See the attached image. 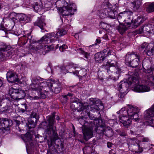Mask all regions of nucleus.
<instances>
[{"label": "nucleus", "instance_id": "nucleus-1", "mask_svg": "<svg viewBox=\"0 0 154 154\" xmlns=\"http://www.w3.org/2000/svg\"><path fill=\"white\" fill-rule=\"evenodd\" d=\"M90 122L84 123V125L86 127L85 129H82L84 138L86 141H87L92 137L93 130L94 128L96 132L100 135H103L104 133V127L105 123L104 120L102 119H97Z\"/></svg>", "mask_w": 154, "mask_h": 154}, {"label": "nucleus", "instance_id": "nucleus-2", "mask_svg": "<svg viewBox=\"0 0 154 154\" xmlns=\"http://www.w3.org/2000/svg\"><path fill=\"white\" fill-rule=\"evenodd\" d=\"M139 75L138 73L135 72L131 76L127 82H121L119 84L118 90L122 94L127 92L130 85L134 84L135 85L139 83Z\"/></svg>", "mask_w": 154, "mask_h": 154}, {"label": "nucleus", "instance_id": "nucleus-3", "mask_svg": "<svg viewBox=\"0 0 154 154\" xmlns=\"http://www.w3.org/2000/svg\"><path fill=\"white\" fill-rule=\"evenodd\" d=\"M55 113H53L52 115L48 117L47 121L48 124L46 126L45 131L50 137H52L51 139V142H53L59 138L57 132L56 127L54 126V123Z\"/></svg>", "mask_w": 154, "mask_h": 154}, {"label": "nucleus", "instance_id": "nucleus-4", "mask_svg": "<svg viewBox=\"0 0 154 154\" xmlns=\"http://www.w3.org/2000/svg\"><path fill=\"white\" fill-rule=\"evenodd\" d=\"M107 62L106 64L102 66V68L106 70L108 74L113 73L112 76L113 77L114 79H117L121 72L120 68L117 65V63L114 61V63Z\"/></svg>", "mask_w": 154, "mask_h": 154}, {"label": "nucleus", "instance_id": "nucleus-5", "mask_svg": "<svg viewBox=\"0 0 154 154\" xmlns=\"http://www.w3.org/2000/svg\"><path fill=\"white\" fill-rule=\"evenodd\" d=\"M139 55L134 52L128 54L126 56L125 63L132 68H136L139 65Z\"/></svg>", "mask_w": 154, "mask_h": 154}, {"label": "nucleus", "instance_id": "nucleus-6", "mask_svg": "<svg viewBox=\"0 0 154 154\" xmlns=\"http://www.w3.org/2000/svg\"><path fill=\"white\" fill-rule=\"evenodd\" d=\"M39 80L37 79H33L32 80V83L30 86L31 89L34 91L42 98H45L46 97V95L45 93H43L42 87H40V83Z\"/></svg>", "mask_w": 154, "mask_h": 154}, {"label": "nucleus", "instance_id": "nucleus-7", "mask_svg": "<svg viewBox=\"0 0 154 154\" xmlns=\"http://www.w3.org/2000/svg\"><path fill=\"white\" fill-rule=\"evenodd\" d=\"M112 52L111 50L108 48L103 50L100 52H98L95 55V59L98 63H101L107 56L110 55Z\"/></svg>", "mask_w": 154, "mask_h": 154}, {"label": "nucleus", "instance_id": "nucleus-8", "mask_svg": "<svg viewBox=\"0 0 154 154\" xmlns=\"http://www.w3.org/2000/svg\"><path fill=\"white\" fill-rule=\"evenodd\" d=\"M82 103L78 98L73 97L71 99L70 106L72 109L77 110L78 111H81L84 109Z\"/></svg>", "mask_w": 154, "mask_h": 154}, {"label": "nucleus", "instance_id": "nucleus-9", "mask_svg": "<svg viewBox=\"0 0 154 154\" xmlns=\"http://www.w3.org/2000/svg\"><path fill=\"white\" fill-rule=\"evenodd\" d=\"M127 109V114L128 115L129 117L134 121H138L139 118L138 114L136 112V109L130 105L128 106Z\"/></svg>", "mask_w": 154, "mask_h": 154}, {"label": "nucleus", "instance_id": "nucleus-10", "mask_svg": "<svg viewBox=\"0 0 154 154\" xmlns=\"http://www.w3.org/2000/svg\"><path fill=\"white\" fill-rule=\"evenodd\" d=\"M6 75L7 80L9 83H14L16 82H18L20 81L18 74L14 71H8Z\"/></svg>", "mask_w": 154, "mask_h": 154}, {"label": "nucleus", "instance_id": "nucleus-11", "mask_svg": "<svg viewBox=\"0 0 154 154\" xmlns=\"http://www.w3.org/2000/svg\"><path fill=\"white\" fill-rule=\"evenodd\" d=\"M13 122L10 119L7 118L0 119V129H4L5 130H9L12 125Z\"/></svg>", "mask_w": 154, "mask_h": 154}, {"label": "nucleus", "instance_id": "nucleus-12", "mask_svg": "<svg viewBox=\"0 0 154 154\" xmlns=\"http://www.w3.org/2000/svg\"><path fill=\"white\" fill-rule=\"evenodd\" d=\"M150 64V61L149 59L143 60L142 62V66L144 69V71L146 73H151L154 71V65L149 67Z\"/></svg>", "mask_w": 154, "mask_h": 154}, {"label": "nucleus", "instance_id": "nucleus-13", "mask_svg": "<svg viewBox=\"0 0 154 154\" xmlns=\"http://www.w3.org/2000/svg\"><path fill=\"white\" fill-rule=\"evenodd\" d=\"M26 95L24 91L14 89L11 94L12 98L15 100H20L23 98Z\"/></svg>", "mask_w": 154, "mask_h": 154}, {"label": "nucleus", "instance_id": "nucleus-14", "mask_svg": "<svg viewBox=\"0 0 154 154\" xmlns=\"http://www.w3.org/2000/svg\"><path fill=\"white\" fill-rule=\"evenodd\" d=\"M144 119V125L154 127V116L145 113Z\"/></svg>", "mask_w": 154, "mask_h": 154}, {"label": "nucleus", "instance_id": "nucleus-15", "mask_svg": "<svg viewBox=\"0 0 154 154\" xmlns=\"http://www.w3.org/2000/svg\"><path fill=\"white\" fill-rule=\"evenodd\" d=\"M71 5H68L66 6H64L63 8H58L59 11L62 13L63 16H69V15H72L74 14L72 12V9Z\"/></svg>", "mask_w": 154, "mask_h": 154}, {"label": "nucleus", "instance_id": "nucleus-16", "mask_svg": "<svg viewBox=\"0 0 154 154\" xmlns=\"http://www.w3.org/2000/svg\"><path fill=\"white\" fill-rule=\"evenodd\" d=\"M66 33V31L63 29H61L60 32H57L56 34L53 33H47L43 36L41 38H58L60 36L63 35Z\"/></svg>", "mask_w": 154, "mask_h": 154}, {"label": "nucleus", "instance_id": "nucleus-17", "mask_svg": "<svg viewBox=\"0 0 154 154\" xmlns=\"http://www.w3.org/2000/svg\"><path fill=\"white\" fill-rule=\"evenodd\" d=\"M144 30L149 33H154V25L152 24L146 25L137 31V34L141 33Z\"/></svg>", "mask_w": 154, "mask_h": 154}, {"label": "nucleus", "instance_id": "nucleus-18", "mask_svg": "<svg viewBox=\"0 0 154 154\" xmlns=\"http://www.w3.org/2000/svg\"><path fill=\"white\" fill-rule=\"evenodd\" d=\"M144 30L149 33H154V25L152 24L146 25L137 31V34L141 33Z\"/></svg>", "mask_w": 154, "mask_h": 154}, {"label": "nucleus", "instance_id": "nucleus-19", "mask_svg": "<svg viewBox=\"0 0 154 154\" xmlns=\"http://www.w3.org/2000/svg\"><path fill=\"white\" fill-rule=\"evenodd\" d=\"M133 13L129 11H125L121 12L118 15L117 19L119 22L122 23V22L125 21V17L131 15Z\"/></svg>", "mask_w": 154, "mask_h": 154}, {"label": "nucleus", "instance_id": "nucleus-20", "mask_svg": "<svg viewBox=\"0 0 154 154\" xmlns=\"http://www.w3.org/2000/svg\"><path fill=\"white\" fill-rule=\"evenodd\" d=\"M53 83L50 82H43L40 83V87H42V91H44L46 95H48L47 93L48 90H51V88L53 87Z\"/></svg>", "mask_w": 154, "mask_h": 154}, {"label": "nucleus", "instance_id": "nucleus-21", "mask_svg": "<svg viewBox=\"0 0 154 154\" xmlns=\"http://www.w3.org/2000/svg\"><path fill=\"white\" fill-rule=\"evenodd\" d=\"M134 89V91L139 92H147L150 91V88L148 86L140 85H135Z\"/></svg>", "mask_w": 154, "mask_h": 154}, {"label": "nucleus", "instance_id": "nucleus-22", "mask_svg": "<svg viewBox=\"0 0 154 154\" xmlns=\"http://www.w3.org/2000/svg\"><path fill=\"white\" fill-rule=\"evenodd\" d=\"M102 10L100 16L101 18H104L108 17V12L110 10L106 4H104L102 5Z\"/></svg>", "mask_w": 154, "mask_h": 154}, {"label": "nucleus", "instance_id": "nucleus-23", "mask_svg": "<svg viewBox=\"0 0 154 154\" xmlns=\"http://www.w3.org/2000/svg\"><path fill=\"white\" fill-rule=\"evenodd\" d=\"M34 25L38 26L42 30L44 29L45 23L42 16L38 17L36 22L34 23Z\"/></svg>", "mask_w": 154, "mask_h": 154}, {"label": "nucleus", "instance_id": "nucleus-24", "mask_svg": "<svg viewBox=\"0 0 154 154\" xmlns=\"http://www.w3.org/2000/svg\"><path fill=\"white\" fill-rule=\"evenodd\" d=\"M73 74L75 75H78L81 77L87 75L86 70L85 69L83 68L79 69V70H76L75 71H72Z\"/></svg>", "mask_w": 154, "mask_h": 154}, {"label": "nucleus", "instance_id": "nucleus-25", "mask_svg": "<svg viewBox=\"0 0 154 154\" xmlns=\"http://www.w3.org/2000/svg\"><path fill=\"white\" fill-rule=\"evenodd\" d=\"M88 116L89 117V118L91 120V121H93V120H96L97 119H96L95 118V117L92 115H91L90 114V113H88ZM79 122H80V124L81 125H82L84 126V128L83 129H85V128L86 127L84 125V124L86 123V122H88V123H90V122H85L84 120L82 119V118H80L79 119Z\"/></svg>", "mask_w": 154, "mask_h": 154}, {"label": "nucleus", "instance_id": "nucleus-26", "mask_svg": "<svg viewBox=\"0 0 154 154\" xmlns=\"http://www.w3.org/2000/svg\"><path fill=\"white\" fill-rule=\"evenodd\" d=\"M92 146H86L83 149L84 154H91L94 152Z\"/></svg>", "mask_w": 154, "mask_h": 154}, {"label": "nucleus", "instance_id": "nucleus-27", "mask_svg": "<svg viewBox=\"0 0 154 154\" xmlns=\"http://www.w3.org/2000/svg\"><path fill=\"white\" fill-rule=\"evenodd\" d=\"M133 5V10L134 11H137L139 8L141 3V0H135L131 2Z\"/></svg>", "mask_w": 154, "mask_h": 154}, {"label": "nucleus", "instance_id": "nucleus-28", "mask_svg": "<svg viewBox=\"0 0 154 154\" xmlns=\"http://www.w3.org/2000/svg\"><path fill=\"white\" fill-rule=\"evenodd\" d=\"M34 132L33 130H32L31 131L29 130L26 134L24 135V140H31L34 134Z\"/></svg>", "mask_w": 154, "mask_h": 154}, {"label": "nucleus", "instance_id": "nucleus-29", "mask_svg": "<svg viewBox=\"0 0 154 154\" xmlns=\"http://www.w3.org/2000/svg\"><path fill=\"white\" fill-rule=\"evenodd\" d=\"M108 17L112 19H115L117 17L118 13L116 10L114 11V10H110V9L108 12Z\"/></svg>", "mask_w": 154, "mask_h": 154}, {"label": "nucleus", "instance_id": "nucleus-30", "mask_svg": "<svg viewBox=\"0 0 154 154\" xmlns=\"http://www.w3.org/2000/svg\"><path fill=\"white\" fill-rule=\"evenodd\" d=\"M17 14L14 12L9 14L8 16L9 19L12 20L13 22L17 20Z\"/></svg>", "mask_w": 154, "mask_h": 154}, {"label": "nucleus", "instance_id": "nucleus-31", "mask_svg": "<svg viewBox=\"0 0 154 154\" xmlns=\"http://www.w3.org/2000/svg\"><path fill=\"white\" fill-rule=\"evenodd\" d=\"M144 21V20L142 17L141 16L138 17L135 21L134 23V26L137 27L140 24L143 23Z\"/></svg>", "mask_w": 154, "mask_h": 154}, {"label": "nucleus", "instance_id": "nucleus-32", "mask_svg": "<svg viewBox=\"0 0 154 154\" xmlns=\"http://www.w3.org/2000/svg\"><path fill=\"white\" fill-rule=\"evenodd\" d=\"M127 29L125 25L120 24L117 27V30L121 33H123Z\"/></svg>", "mask_w": 154, "mask_h": 154}, {"label": "nucleus", "instance_id": "nucleus-33", "mask_svg": "<svg viewBox=\"0 0 154 154\" xmlns=\"http://www.w3.org/2000/svg\"><path fill=\"white\" fill-rule=\"evenodd\" d=\"M146 11L148 13L154 11V2H152L149 4L146 8Z\"/></svg>", "mask_w": 154, "mask_h": 154}, {"label": "nucleus", "instance_id": "nucleus-34", "mask_svg": "<svg viewBox=\"0 0 154 154\" xmlns=\"http://www.w3.org/2000/svg\"><path fill=\"white\" fill-rule=\"evenodd\" d=\"M145 113L154 116V104L150 108L146 110Z\"/></svg>", "mask_w": 154, "mask_h": 154}, {"label": "nucleus", "instance_id": "nucleus-35", "mask_svg": "<svg viewBox=\"0 0 154 154\" xmlns=\"http://www.w3.org/2000/svg\"><path fill=\"white\" fill-rule=\"evenodd\" d=\"M119 118L120 122H123L124 123L125 122V121L131 120V119L129 117H127L126 115L124 116H120Z\"/></svg>", "mask_w": 154, "mask_h": 154}, {"label": "nucleus", "instance_id": "nucleus-36", "mask_svg": "<svg viewBox=\"0 0 154 154\" xmlns=\"http://www.w3.org/2000/svg\"><path fill=\"white\" fill-rule=\"evenodd\" d=\"M27 109V106L26 104H22L19 107V111L22 112H24L26 111Z\"/></svg>", "mask_w": 154, "mask_h": 154}, {"label": "nucleus", "instance_id": "nucleus-37", "mask_svg": "<svg viewBox=\"0 0 154 154\" xmlns=\"http://www.w3.org/2000/svg\"><path fill=\"white\" fill-rule=\"evenodd\" d=\"M11 48V47L9 45H7L6 44L4 45L1 48V51H9Z\"/></svg>", "mask_w": 154, "mask_h": 154}, {"label": "nucleus", "instance_id": "nucleus-38", "mask_svg": "<svg viewBox=\"0 0 154 154\" xmlns=\"http://www.w3.org/2000/svg\"><path fill=\"white\" fill-rule=\"evenodd\" d=\"M112 130L111 129L104 130L105 135L108 137H110L113 135Z\"/></svg>", "mask_w": 154, "mask_h": 154}, {"label": "nucleus", "instance_id": "nucleus-39", "mask_svg": "<svg viewBox=\"0 0 154 154\" xmlns=\"http://www.w3.org/2000/svg\"><path fill=\"white\" fill-rule=\"evenodd\" d=\"M28 127L29 129L31 128H34L35 126V124L33 120L30 119L28 120Z\"/></svg>", "mask_w": 154, "mask_h": 154}, {"label": "nucleus", "instance_id": "nucleus-40", "mask_svg": "<svg viewBox=\"0 0 154 154\" xmlns=\"http://www.w3.org/2000/svg\"><path fill=\"white\" fill-rule=\"evenodd\" d=\"M77 51H78L79 53L84 55L85 57L87 58H88V53L87 52H85V51L82 50V48H77Z\"/></svg>", "mask_w": 154, "mask_h": 154}, {"label": "nucleus", "instance_id": "nucleus-41", "mask_svg": "<svg viewBox=\"0 0 154 154\" xmlns=\"http://www.w3.org/2000/svg\"><path fill=\"white\" fill-rule=\"evenodd\" d=\"M91 110H93L94 111H98L99 107L97 106L94 103H93L91 105Z\"/></svg>", "mask_w": 154, "mask_h": 154}, {"label": "nucleus", "instance_id": "nucleus-42", "mask_svg": "<svg viewBox=\"0 0 154 154\" xmlns=\"http://www.w3.org/2000/svg\"><path fill=\"white\" fill-rule=\"evenodd\" d=\"M146 54L151 56L154 54V47L152 48L150 50H148L146 52Z\"/></svg>", "mask_w": 154, "mask_h": 154}, {"label": "nucleus", "instance_id": "nucleus-43", "mask_svg": "<svg viewBox=\"0 0 154 154\" xmlns=\"http://www.w3.org/2000/svg\"><path fill=\"white\" fill-rule=\"evenodd\" d=\"M127 110H125V108H122L121 109L117 112L118 113L120 114V116H126L127 114Z\"/></svg>", "mask_w": 154, "mask_h": 154}, {"label": "nucleus", "instance_id": "nucleus-44", "mask_svg": "<svg viewBox=\"0 0 154 154\" xmlns=\"http://www.w3.org/2000/svg\"><path fill=\"white\" fill-rule=\"evenodd\" d=\"M14 122L16 125V127L17 129L19 131H20L21 129L19 126L20 124V122L17 119H15L14 120Z\"/></svg>", "mask_w": 154, "mask_h": 154}, {"label": "nucleus", "instance_id": "nucleus-45", "mask_svg": "<svg viewBox=\"0 0 154 154\" xmlns=\"http://www.w3.org/2000/svg\"><path fill=\"white\" fill-rule=\"evenodd\" d=\"M67 99L66 95H62L60 97V101L63 103H66L67 101Z\"/></svg>", "mask_w": 154, "mask_h": 154}, {"label": "nucleus", "instance_id": "nucleus-46", "mask_svg": "<svg viewBox=\"0 0 154 154\" xmlns=\"http://www.w3.org/2000/svg\"><path fill=\"white\" fill-rule=\"evenodd\" d=\"M121 123H122L124 126L126 128H128L131 124V120L125 121V122L124 123L123 122Z\"/></svg>", "mask_w": 154, "mask_h": 154}, {"label": "nucleus", "instance_id": "nucleus-47", "mask_svg": "<svg viewBox=\"0 0 154 154\" xmlns=\"http://www.w3.org/2000/svg\"><path fill=\"white\" fill-rule=\"evenodd\" d=\"M128 143L130 144V145L135 146H136L137 144H138V143H137L136 140L135 139L130 140L129 141Z\"/></svg>", "mask_w": 154, "mask_h": 154}, {"label": "nucleus", "instance_id": "nucleus-48", "mask_svg": "<svg viewBox=\"0 0 154 154\" xmlns=\"http://www.w3.org/2000/svg\"><path fill=\"white\" fill-rule=\"evenodd\" d=\"M118 133L121 136L125 137L126 136V133L125 131L122 130H117Z\"/></svg>", "mask_w": 154, "mask_h": 154}, {"label": "nucleus", "instance_id": "nucleus-49", "mask_svg": "<svg viewBox=\"0 0 154 154\" xmlns=\"http://www.w3.org/2000/svg\"><path fill=\"white\" fill-rule=\"evenodd\" d=\"M6 52L5 53V54L7 57H9L10 55H12L14 54V50L13 49L11 50L10 51H6Z\"/></svg>", "mask_w": 154, "mask_h": 154}, {"label": "nucleus", "instance_id": "nucleus-50", "mask_svg": "<svg viewBox=\"0 0 154 154\" xmlns=\"http://www.w3.org/2000/svg\"><path fill=\"white\" fill-rule=\"evenodd\" d=\"M93 103H94L98 107H99V106L103 105V103L101 101L99 100H96L95 101H93Z\"/></svg>", "mask_w": 154, "mask_h": 154}, {"label": "nucleus", "instance_id": "nucleus-51", "mask_svg": "<svg viewBox=\"0 0 154 154\" xmlns=\"http://www.w3.org/2000/svg\"><path fill=\"white\" fill-rule=\"evenodd\" d=\"M129 16L125 17L126 19L125 20V21L128 22L126 23V24L128 25H130L131 24L132 20V19H131V17H129Z\"/></svg>", "mask_w": 154, "mask_h": 154}, {"label": "nucleus", "instance_id": "nucleus-52", "mask_svg": "<svg viewBox=\"0 0 154 154\" xmlns=\"http://www.w3.org/2000/svg\"><path fill=\"white\" fill-rule=\"evenodd\" d=\"M58 87H61L60 83L57 82L53 83V89L58 88Z\"/></svg>", "mask_w": 154, "mask_h": 154}, {"label": "nucleus", "instance_id": "nucleus-53", "mask_svg": "<svg viewBox=\"0 0 154 154\" xmlns=\"http://www.w3.org/2000/svg\"><path fill=\"white\" fill-rule=\"evenodd\" d=\"M67 48V46L65 45H63L62 46H60L59 48V50L60 51L63 52Z\"/></svg>", "mask_w": 154, "mask_h": 154}, {"label": "nucleus", "instance_id": "nucleus-54", "mask_svg": "<svg viewBox=\"0 0 154 154\" xmlns=\"http://www.w3.org/2000/svg\"><path fill=\"white\" fill-rule=\"evenodd\" d=\"M4 54L2 52H0V62L3 61L4 59Z\"/></svg>", "mask_w": 154, "mask_h": 154}, {"label": "nucleus", "instance_id": "nucleus-55", "mask_svg": "<svg viewBox=\"0 0 154 154\" xmlns=\"http://www.w3.org/2000/svg\"><path fill=\"white\" fill-rule=\"evenodd\" d=\"M61 89V87H58V88L54 89H52V90H54L55 93L57 94L60 92Z\"/></svg>", "mask_w": 154, "mask_h": 154}, {"label": "nucleus", "instance_id": "nucleus-56", "mask_svg": "<svg viewBox=\"0 0 154 154\" xmlns=\"http://www.w3.org/2000/svg\"><path fill=\"white\" fill-rule=\"evenodd\" d=\"M30 115L33 118L37 119L38 117V115L37 114L33 111L31 112Z\"/></svg>", "mask_w": 154, "mask_h": 154}, {"label": "nucleus", "instance_id": "nucleus-57", "mask_svg": "<svg viewBox=\"0 0 154 154\" xmlns=\"http://www.w3.org/2000/svg\"><path fill=\"white\" fill-rule=\"evenodd\" d=\"M9 111L8 108L7 107H4L2 109L1 111L5 113H7Z\"/></svg>", "mask_w": 154, "mask_h": 154}, {"label": "nucleus", "instance_id": "nucleus-58", "mask_svg": "<svg viewBox=\"0 0 154 154\" xmlns=\"http://www.w3.org/2000/svg\"><path fill=\"white\" fill-rule=\"evenodd\" d=\"M40 97H41L40 96H34V97L29 96V98L31 100H35V99H38Z\"/></svg>", "mask_w": 154, "mask_h": 154}, {"label": "nucleus", "instance_id": "nucleus-59", "mask_svg": "<svg viewBox=\"0 0 154 154\" xmlns=\"http://www.w3.org/2000/svg\"><path fill=\"white\" fill-rule=\"evenodd\" d=\"M136 147L138 148V152H142L143 151V148L141 147L140 146V145H139V144H137Z\"/></svg>", "mask_w": 154, "mask_h": 154}, {"label": "nucleus", "instance_id": "nucleus-60", "mask_svg": "<svg viewBox=\"0 0 154 154\" xmlns=\"http://www.w3.org/2000/svg\"><path fill=\"white\" fill-rule=\"evenodd\" d=\"M78 66L76 64H73L72 65H71L70 66V67L73 68L74 69H77V70H79L80 69V68L78 67Z\"/></svg>", "mask_w": 154, "mask_h": 154}, {"label": "nucleus", "instance_id": "nucleus-61", "mask_svg": "<svg viewBox=\"0 0 154 154\" xmlns=\"http://www.w3.org/2000/svg\"><path fill=\"white\" fill-rule=\"evenodd\" d=\"M149 139L148 137H143L142 139V141L143 142H148L149 141Z\"/></svg>", "mask_w": 154, "mask_h": 154}, {"label": "nucleus", "instance_id": "nucleus-62", "mask_svg": "<svg viewBox=\"0 0 154 154\" xmlns=\"http://www.w3.org/2000/svg\"><path fill=\"white\" fill-rule=\"evenodd\" d=\"M141 45L142 46H143L144 49L148 47V45L147 44L146 42H144Z\"/></svg>", "mask_w": 154, "mask_h": 154}, {"label": "nucleus", "instance_id": "nucleus-63", "mask_svg": "<svg viewBox=\"0 0 154 154\" xmlns=\"http://www.w3.org/2000/svg\"><path fill=\"white\" fill-rule=\"evenodd\" d=\"M149 80L152 82V83L154 84V76H152L149 78Z\"/></svg>", "mask_w": 154, "mask_h": 154}, {"label": "nucleus", "instance_id": "nucleus-64", "mask_svg": "<svg viewBox=\"0 0 154 154\" xmlns=\"http://www.w3.org/2000/svg\"><path fill=\"white\" fill-rule=\"evenodd\" d=\"M96 43L95 44L96 45H97L98 44H99L101 42L100 39H96Z\"/></svg>", "mask_w": 154, "mask_h": 154}]
</instances>
